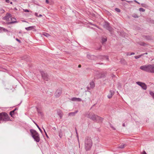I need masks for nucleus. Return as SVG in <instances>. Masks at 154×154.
Here are the masks:
<instances>
[{
  "label": "nucleus",
  "mask_w": 154,
  "mask_h": 154,
  "mask_svg": "<svg viewBox=\"0 0 154 154\" xmlns=\"http://www.w3.org/2000/svg\"><path fill=\"white\" fill-rule=\"evenodd\" d=\"M86 116L92 120L96 122H102L103 120V118L94 113H87Z\"/></svg>",
  "instance_id": "f257e3e1"
},
{
  "label": "nucleus",
  "mask_w": 154,
  "mask_h": 154,
  "mask_svg": "<svg viewBox=\"0 0 154 154\" xmlns=\"http://www.w3.org/2000/svg\"><path fill=\"white\" fill-rule=\"evenodd\" d=\"M140 69L148 72L154 73V65L148 64L141 66Z\"/></svg>",
  "instance_id": "f03ea898"
},
{
  "label": "nucleus",
  "mask_w": 154,
  "mask_h": 154,
  "mask_svg": "<svg viewBox=\"0 0 154 154\" xmlns=\"http://www.w3.org/2000/svg\"><path fill=\"white\" fill-rule=\"evenodd\" d=\"M31 135L34 140L37 143H38L40 140L39 134L35 130L31 129L30 131Z\"/></svg>",
  "instance_id": "7ed1b4c3"
},
{
  "label": "nucleus",
  "mask_w": 154,
  "mask_h": 154,
  "mask_svg": "<svg viewBox=\"0 0 154 154\" xmlns=\"http://www.w3.org/2000/svg\"><path fill=\"white\" fill-rule=\"evenodd\" d=\"M92 141L91 137H87L85 140V147L86 151L90 150L92 146Z\"/></svg>",
  "instance_id": "20e7f679"
},
{
  "label": "nucleus",
  "mask_w": 154,
  "mask_h": 154,
  "mask_svg": "<svg viewBox=\"0 0 154 154\" xmlns=\"http://www.w3.org/2000/svg\"><path fill=\"white\" fill-rule=\"evenodd\" d=\"M10 120V117L7 113L5 112L0 113V121L6 122Z\"/></svg>",
  "instance_id": "39448f33"
},
{
  "label": "nucleus",
  "mask_w": 154,
  "mask_h": 154,
  "mask_svg": "<svg viewBox=\"0 0 154 154\" xmlns=\"http://www.w3.org/2000/svg\"><path fill=\"white\" fill-rule=\"evenodd\" d=\"M62 88H59L56 91L54 94L55 96L56 97H59L61 96L62 92Z\"/></svg>",
  "instance_id": "423d86ee"
},
{
  "label": "nucleus",
  "mask_w": 154,
  "mask_h": 154,
  "mask_svg": "<svg viewBox=\"0 0 154 154\" xmlns=\"http://www.w3.org/2000/svg\"><path fill=\"white\" fill-rule=\"evenodd\" d=\"M136 83L140 86L143 90H146V89L147 86L145 83L140 82H137Z\"/></svg>",
  "instance_id": "0eeeda50"
},
{
  "label": "nucleus",
  "mask_w": 154,
  "mask_h": 154,
  "mask_svg": "<svg viewBox=\"0 0 154 154\" xmlns=\"http://www.w3.org/2000/svg\"><path fill=\"white\" fill-rule=\"evenodd\" d=\"M40 73L43 79L44 80L48 81V78L47 74L46 73H45L43 71H41Z\"/></svg>",
  "instance_id": "6e6552de"
},
{
  "label": "nucleus",
  "mask_w": 154,
  "mask_h": 154,
  "mask_svg": "<svg viewBox=\"0 0 154 154\" xmlns=\"http://www.w3.org/2000/svg\"><path fill=\"white\" fill-rule=\"evenodd\" d=\"M11 17V15L10 14L7 13L6 14L5 16L2 18V19L6 20L7 21H8L9 20V18Z\"/></svg>",
  "instance_id": "1a4fd4ad"
},
{
  "label": "nucleus",
  "mask_w": 154,
  "mask_h": 154,
  "mask_svg": "<svg viewBox=\"0 0 154 154\" xmlns=\"http://www.w3.org/2000/svg\"><path fill=\"white\" fill-rule=\"evenodd\" d=\"M107 73L106 72H102L101 73H99L97 75V79H100L104 78L106 75Z\"/></svg>",
  "instance_id": "9d476101"
},
{
  "label": "nucleus",
  "mask_w": 154,
  "mask_h": 154,
  "mask_svg": "<svg viewBox=\"0 0 154 154\" xmlns=\"http://www.w3.org/2000/svg\"><path fill=\"white\" fill-rule=\"evenodd\" d=\"M18 109L17 108H16L14 110L10 112L9 114L11 117H14V115L17 113V112H16V111Z\"/></svg>",
  "instance_id": "9b49d317"
},
{
  "label": "nucleus",
  "mask_w": 154,
  "mask_h": 154,
  "mask_svg": "<svg viewBox=\"0 0 154 154\" xmlns=\"http://www.w3.org/2000/svg\"><path fill=\"white\" fill-rule=\"evenodd\" d=\"M11 22H7L6 23V24L7 25H10L12 24L15 23H17L18 22L16 21V19L14 18H11Z\"/></svg>",
  "instance_id": "f8f14e48"
},
{
  "label": "nucleus",
  "mask_w": 154,
  "mask_h": 154,
  "mask_svg": "<svg viewBox=\"0 0 154 154\" xmlns=\"http://www.w3.org/2000/svg\"><path fill=\"white\" fill-rule=\"evenodd\" d=\"M57 114L59 116L60 118V119H62L63 115L62 111L60 109L58 110L57 111Z\"/></svg>",
  "instance_id": "ddd939ff"
},
{
  "label": "nucleus",
  "mask_w": 154,
  "mask_h": 154,
  "mask_svg": "<svg viewBox=\"0 0 154 154\" xmlns=\"http://www.w3.org/2000/svg\"><path fill=\"white\" fill-rule=\"evenodd\" d=\"M142 37L147 40H152V38L151 36L143 35Z\"/></svg>",
  "instance_id": "4468645a"
},
{
  "label": "nucleus",
  "mask_w": 154,
  "mask_h": 154,
  "mask_svg": "<svg viewBox=\"0 0 154 154\" xmlns=\"http://www.w3.org/2000/svg\"><path fill=\"white\" fill-rule=\"evenodd\" d=\"M104 27L106 28L107 29L110 30V27L109 26V23L108 22H105V23L104 25Z\"/></svg>",
  "instance_id": "2eb2a0df"
},
{
  "label": "nucleus",
  "mask_w": 154,
  "mask_h": 154,
  "mask_svg": "<svg viewBox=\"0 0 154 154\" xmlns=\"http://www.w3.org/2000/svg\"><path fill=\"white\" fill-rule=\"evenodd\" d=\"M35 26H29L27 27H26L25 28V29L28 31L31 30H33V29H35Z\"/></svg>",
  "instance_id": "dca6fc26"
},
{
  "label": "nucleus",
  "mask_w": 154,
  "mask_h": 154,
  "mask_svg": "<svg viewBox=\"0 0 154 154\" xmlns=\"http://www.w3.org/2000/svg\"><path fill=\"white\" fill-rule=\"evenodd\" d=\"M89 85L91 88H93L95 87V84L94 82L93 81L89 83Z\"/></svg>",
  "instance_id": "f3484780"
},
{
  "label": "nucleus",
  "mask_w": 154,
  "mask_h": 154,
  "mask_svg": "<svg viewBox=\"0 0 154 154\" xmlns=\"http://www.w3.org/2000/svg\"><path fill=\"white\" fill-rule=\"evenodd\" d=\"M101 40L102 43L103 44L104 43L107 41V38L106 37H105V38L103 37H102L101 38Z\"/></svg>",
  "instance_id": "a211bd4d"
},
{
  "label": "nucleus",
  "mask_w": 154,
  "mask_h": 154,
  "mask_svg": "<svg viewBox=\"0 0 154 154\" xmlns=\"http://www.w3.org/2000/svg\"><path fill=\"white\" fill-rule=\"evenodd\" d=\"M78 112V111L76 110L74 112H71L69 113L68 115L69 116H75V114Z\"/></svg>",
  "instance_id": "6ab92c4d"
},
{
  "label": "nucleus",
  "mask_w": 154,
  "mask_h": 154,
  "mask_svg": "<svg viewBox=\"0 0 154 154\" xmlns=\"http://www.w3.org/2000/svg\"><path fill=\"white\" fill-rule=\"evenodd\" d=\"M126 146V145H125V144L122 143L120 146H119L118 148L120 149H123Z\"/></svg>",
  "instance_id": "aec40b11"
},
{
  "label": "nucleus",
  "mask_w": 154,
  "mask_h": 154,
  "mask_svg": "<svg viewBox=\"0 0 154 154\" xmlns=\"http://www.w3.org/2000/svg\"><path fill=\"white\" fill-rule=\"evenodd\" d=\"M94 57V55H91L90 54L87 55V57L89 59H93V57Z\"/></svg>",
  "instance_id": "412c9836"
},
{
  "label": "nucleus",
  "mask_w": 154,
  "mask_h": 154,
  "mask_svg": "<svg viewBox=\"0 0 154 154\" xmlns=\"http://www.w3.org/2000/svg\"><path fill=\"white\" fill-rule=\"evenodd\" d=\"M0 30L3 31L4 32H8V30L7 29L1 27H0Z\"/></svg>",
  "instance_id": "4be33fe9"
},
{
  "label": "nucleus",
  "mask_w": 154,
  "mask_h": 154,
  "mask_svg": "<svg viewBox=\"0 0 154 154\" xmlns=\"http://www.w3.org/2000/svg\"><path fill=\"white\" fill-rule=\"evenodd\" d=\"M29 57L27 56H24L23 57V59L25 60L26 61H28L29 60Z\"/></svg>",
  "instance_id": "5701e85b"
},
{
  "label": "nucleus",
  "mask_w": 154,
  "mask_h": 154,
  "mask_svg": "<svg viewBox=\"0 0 154 154\" xmlns=\"http://www.w3.org/2000/svg\"><path fill=\"white\" fill-rule=\"evenodd\" d=\"M139 45L141 46H145L147 45V44L144 42H140L139 43Z\"/></svg>",
  "instance_id": "b1692460"
},
{
  "label": "nucleus",
  "mask_w": 154,
  "mask_h": 154,
  "mask_svg": "<svg viewBox=\"0 0 154 154\" xmlns=\"http://www.w3.org/2000/svg\"><path fill=\"white\" fill-rule=\"evenodd\" d=\"M149 94L152 98L154 99V93L151 91H149Z\"/></svg>",
  "instance_id": "393cba45"
},
{
  "label": "nucleus",
  "mask_w": 154,
  "mask_h": 154,
  "mask_svg": "<svg viewBox=\"0 0 154 154\" xmlns=\"http://www.w3.org/2000/svg\"><path fill=\"white\" fill-rule=\"evenodd\" d=\"M34 123L35 124V125H36V126H37V128H38L39 129V131H40V132L42 133V130H41V129L40 128V127H39V126H38V125L36 123H35V122H34Z\"/></svg>",
  "instance_id": "a878e982"
},
{
  "label": "nucleus",
  "mask_w": 154,
  "mask_h": 154,
  "mask_svg": "<svg viewBox=\"0 0 154 154\" xmlns=\"http://www.w3.org/2000/svg\"><path fill=\"white\" fill-rule=\"evenodd\" d=\"M142 56V55L140 54L138 56H134V57L136 59H138Z\"/></svg>",
  "instance_id": "bb28decb"
},
{
  "label": "nucleus",
  "mask_w": 154,
  "mask_h": 154,
  "mask_svg": "<svg viewBox=\"0 0 154 154\" xmlns=\"http://www.w3.org/2000/svg\"><path fill=\"white\" fill-rule=\"evenodd\" d=\"M132 16L135 18H137L138 17V16L137 15V14H133Z\"/></svg>",
  "instance_id": "cd10ccee"
},
{
  "label": "nucleus",
  "mask_w": 154,
  "mask_h": 154,
  "mask_svg": "<svg viewBox=\"0 0 154 154\" xmlns=\"http://www.w3.org/2000/svg\"><path fill=\"white\" fill-rule=\"evenodd\" d=\"M139 11H140L144 12L145 11V10L144 9L142 8H139Z\"/></svg>",
  "instance_id": "c85d7f7f"
},
{
  "label": "nucleus",
  "mask_w": 154,
  "mask_h": 154,
  "mask_svg": "<svg viewBox=\"0 0 154 154\" xmlns=\"http://www.w3.org/2000/svg\"><path fill=\"white\" fill-rule=\"evenodd\" d=\"M121 62L122 63H123L124 64H125L126 63V61H125V60L123 59H121Z\"/></svg>",
  "instance_id": "c756f323"
},
{
  "label": "nucleus",
  "mask_w": 154,
  "mask_h": 154,
  "mask_svg": "<svg viewBox=\"0 0 154 154\" xmlns=\"http://www.w3.org/2000/svg\"><path fill=\"white\" fill-rule=\"evenodd\" d=\"M141 6L144 8H146L147 7V6L146 5L144 4V3H142L141 4Z\"/></svg>",
  "instance_id": "7c9ffc66"
},
{
  "label": "nucleus",
  "mask_w": 154,
  "mask_h": 154,
  "mask_svg": "<svg viewBox=\"0 0 154 154\" xmlns=\"http://www.w3.org/2000/svg\"><path fill=\"white\" fill-rule=\"evenodd\" d=\"M77 98L76 97H73L71 98V100L74 101H76Z\"/></svg>",
  "instance_id": "2f4dec72"
},
{
  "label": "nucleus",
  "mask_w": 154,
  "mask_h": 154,
  "mask_svg": "<svg viewBox=\"0 0 154 154\" xmlns=\"http://www.w3.org/2000/svg\"><path fill=\"white\" fill-rule=\"evenodd\" d=\"M115 10L118 12H120L121 11L119 9L117 8H116L115 9Z\"/></svg>",
  "instance_id": "473e14b6"
},
{
  "label": "nucleus",
  "mask_w": 154,
  "mask_h": 154,
  "mask_svg": "<svg viewBox=\"0 0 154 154\" xmlns=\"http://www.w3.org/2000/svg\"><path fill=\"white\" fill-rule=\"evenodd\" d=\"M114 94V92L113 91L110 90L109 91V94H112V95L113 96V95Z\"/></svg>",
  "instance_id": "72a5a7b5"
},
{
  "label": "nucleus",
  "mask_w": 154,
  "mask_h": 154,
  "mask_svg": "<svg viewBox=\"0 0 154 154\" xmlns=\"http://www.w3.org/2000/svg\"><path fill=\"white\" fill-rule=\"evenodd\" d=\"M112 96V94H109L107 95V97L109 98H111Z\"/></svg>",
  "instance_id": "f704fd0d"
},
{
  "label": "nucleus",
  "mask_w": 154,
  "mask_h": 154,
  "mask_svg": "<svg viewBox=\"0 0 154 154\" xmlns=\"http://www.w3.org/2000/svg\"><path fill=\"white\" fill-rule=\"evenodd\" d=\"M75 131L76 134H77V138L78 139H79V136H78V133H77V129H76V127L75 128Z\"/></svg>",
  "instance_id": "c9c22d12"
},
{
  "label": "nucleus",
  "mask_w": 154,
  "mask_h": 154,
  "mask_svg": "<svg viewBox=\"0 0 154 154\" xmlns=\"http://www.w3.org/2000/svg\"><path fill=\"white\" fill-rule=\"evenodd\" d=\"M82 101V99L80 98H77V99L76 100V101L78 102H80Z\"/></svg>",
  "instance_id": "e433bc0d"
},
{
  "label": "nucleus",
  "mask_w": 154,
  "mask_h": 154,
  "mask_svg": "<svg viewBox=\"0 0 154 154\" xmlns=\"http://www.w3.org/2000/svg\"><path fill=\"white\" fill-rule=\"evenodd\" d=\"M149 22L151 23L154 24V20H150Z\"/></svg>",
  "instance_id": "4c0bfd02"
},
{
  "label": "nucleus",
  "mask_w": 154,
  "mask_h": 154,
  "mask_svg": "<svg viewBox=\"0 0 154 154\" xmlns=\"http://www.w3.org/2000/svg\"><path fill=\"white\" fill-rule=\"evenodd\" d=\"M110 127L112 128L113 130H116V129L115 128H114L112 126V125L110 123Z\"/></svg>",
  "instance_id": "58836bf2"
},
{
  "label": "nucleus",
  "mask_w": 154,
  "mask_h": 154,
  "mask_svg": "<svg viewBox=\"0 0 154 154\" xmlns=\"http://www.w3.org/2000/svg\"><path fill=\"white\" fill-rule=\"evenodd\" d=\"M44 35L46 37H48V36H49V35L47 33H45L44 34Z\"/></svg>",
  "instance_id": "ea45409f"
},
{
  "label": "nucleus",
  "mask_w": 154,
  "mask_h": 154,
  "mask_svg": "<svg viewBox=\"0 0 154 154\" xmlns=\"http://www.w3.org/2000/svg\"><path fill=\"white\" fill-rule=\"evenodd\" d=\"M43 128V130H44V132H45V135H46V136L47 137V138H48V135H47V134L46 132V131H45V129L43 128Z\"/></svg>",
  "instance_id": "a19ab883"
},
{
  "label": "nucleus",
  "mask_w": 154,
  "mask_h": 154,
  "mask_svg": "<svg viewBox=\"0 0 154 154\" xmlns=\"http://www.w3.org/2000/svg\"><path fill=\"white\" fill-rule=\"evenodd\" d=\"M104 57L106 58V60H109V57H108V56H104Z\"/></svg>",
  "instance_id": "79ce46f5"
},
{
  "label": "nucleus",
  "mask_w": 154,
  "mask_h": 154,
  "mask_svg": "<svg viewBox=\"0 0 154 154\" xmlns=\"http://www.w3.org/2000/svg\"><path fill=\"white\" fill-rule=\"evenodd\" d=\"M16 40L19 43H20L21 42V41L19 40V39H18V38H16Z\"/></svg>",
  "instance_id": "37998d69"
},
{
  "label": "nucleus",
  "mask_w": 154,
  "mask_h": 154,
  "mask_svg": "<svg viewBox=\"0 0 154 154\" xmlns=\"http://www.w3.org/2000/svg\"><path fill=\"white\" fill-rule=\"evenodd\" d=\"M24 12H29L30 11H29L28 9H25V10H24Z\"/></svg>",
  "instance_id": "c03bdc74"
},
{
  "label": "nucleus",
  "mask_w": 154,
  "mask_h": 154,
  "mask_svg": "<svg viewBox=\"0 0 154 154\" xmlns=\"http://www.w3.org/2000/svg\"><path fill=\"white\" fill-rule=\"evenodd\" d=\"M134 54H135V53H134L132 52V53H131L130 54H127V55L130 56V55H134Z\"/></svg>",
  "instance_id": "a18cd8bd"
},
{
  "label": "nucleus",
  "mask_w": 154,
  "mask_h": 154,
  "mask_svg": "<svg viewBox=\"0 0 154 154\" xmlns=\"http://www.w3.org/2000/svg\"><path fill=\"white\" fill-rule=\"evenodd\" d=\"M86 88H87V89L88 90H90L91 89V87L90 88L88 86Z\"/></svg>",
  "instance_id": "49530a36"
},
{
  "label": "nucleus",
  "mask_w": 154,
  "mask_h": 154,
  "mask_svg": "<svg viewBox=\"0 0 154 154\" xmlns=\"http://www.w3.org/2000/svg\"><path fill=\"white\" fill-rule=\"evenodd\" d=\"M134 2L138 4L139 5L140 4V3L139 2H138L136 0H134Z\"/></svg>",
  "instance_id": "de8ad7c7"
},
{
  "label": "nucleus",
  "mask_w": 154,
  "mask_h": 154,
  "mask_svg": "<svg viewBox=\"0 0 154 154\" xmlns=\"http://www.w3.org/2000/svg\"><path fill=\"white\" fill-rule=\"evenodd\" d=\"M121 1H125L126 2H129V3H130V2H131V1H127V0H121Z\"/></svg>",
  "instance_id": "09e8293b"
},
{
  "label": "nucleus",
  "mask_w": 154,
  "mask_h": 154,
  "mask_svg": "<svg viewBox=\"0 0 154 154\" xmlns=\"http://www.w3.org/2000/svg\"><path fill=\"white\" fill-rule=\"evenodd\" d=\"M5 2L8 3H9L10 2V1L9 0H5Z\"/></svg>",
  "instance_id": "8fccbe9b"
},
{
  "label": "nucleus",
  "mask_w": 154,
  "mask_h": 154,
  "mask_svg": "<svg viewBox=\"0 0 154 154\" xmlns=\"http://www.w3.org/2000/svg\"><path fill=\"white\" fill-rule=\"evenodd\" d=\"M46 3L48 4L49 3V0H46Z\"/></svg>",
  "instance_id": "3c124183"
},
{
  "label": "nucleus",
  "mask_w": 154,
  "mask_h": 154,
  "mask_svg": "<svg viewBox=\"0 0 154 154\" xmlns=\"http://www.w3.org/2000/svg\"><path fill=\"white\" fill-rule=\"evenodd\" d=\"M35 15L36 16H37V17H38V13H35Z\"/></svg>",
  "instance_id": "603ef678"
},
{
  "label": "nucleus",
  "mask_w": 154,
  "mask_h": 154,
  "mask_svg": "<svg viewBox=\"0 0 154 154\" xmlns=\"http://www.w3.org/2000/svg\"><path fill=\"white\" fill-rule=\"evenodd\" d=\"M142 154H147L145 151H143L142 153Z\"/></svg>",
  "instance_id": "864d4df0"
},
{
  "label": "nucleus",
  "mask_w": 154,
  "mask_h": 154,
  "mask_svg": "<svg viewBox=\"0 0 154 154\" xmlns=\"http://www.w3.org/2000/svg\"><path fill=\"white\" fill-rule=\"evenodd\" d=\"M148 54V53L147 52H146V53H143L141 54L142 55V56H143V55H144L145 54Z\"/></svg>",
  "instance_id": "5fc2aeb1"
},
{
  "label": "nucleus",
  "mask_w": 154,
  "mask_h": 154,
  "mask_svg": "<svg viewBox=\"0 0 154 154\" xmlns=\"http://www.w3.org/2000/svg\"><path fill=\"white\" fill-rule=\"evenodd\" d=\"M111 76L112 78H113V77H115V75H114V74H112V75H111Z\"/></svg>",
  "instance_id": "6e6d98bb"
},
{
  "label": "nucleus",
  "mask_w": 154,
  "mask_h": 154,
  "mask_svg": "<svg viewBox=\"0 0 154 154\" xmlns=\"http://www.w3.org/2000/svg\"><path fill=\"white\" fill-rule=\"evenodd\" d=\"M42 16L41 15V14H39L38 16V17H41Z\"/></svg>",
  "instance_id": "4d7b16f0"
},
{
  "label": "nucleus",
  "mask_w": 154,
  "mask_h": 154,
  "mask_svg": "<svg viewBox=\"0 0 154 154\" xmlns=\"http://www.w3.org/2000/svg\"><path fill=\"white\" fill-rule=\"evenodd\" d=\"M53 129L54 130H56V128L55 127H54L53 128Z\"/></svg>",
  "instance_id": "13d9d810"
},
{
  "label": "nucleus",
  "mask_w": 154,
  "mask_h": 154,
  "mask_svg": "<svg viewBox=\"0 0 154 154\" xmlns=\"http://www.w3.org/2000/svg\"><path fill=\"white\" fill-rule=\"evenodd\" d=\"M79 68H80L81 67V65L80 64L78 66Z\"/></svg>",
  "instance_id": "bf43d9fd"
},
{
  "label": "nucleus",
  "mask_w": 154,
  "mask_h": 154,
  "mask_svg": "<svg viewBox=\"0 0 154 154\" xmlns=\"http://www.w3.org/2000/svg\"><path fill=\"white\" fill-rule=\"evenodd\" d=\"M122 126L123 127L125 126V125L124 123L122 124Z\"/></svg>",
  "instance_id": "052dcab7"
},
{
  "label": "nucleus",
  "mask_w": 154,
  "mask_h": 154,
  "mask_svg": "<svg viewBox=\"0 0 154 154\" xmlns=\"http://www.w3.org/2000/svg\"><path fill=\"white\" fill-rule=\"evenodd\" d=\"M10 4H12L13 3L12 2H10Z\"/></svg>",
  "instance_id": "680f3d73"
},
{
  "label": "nucleus",
  "mask_w": 154,
  "mask_h": 154,
  "mask_svg": "<svg viewBox=\"0 0 154 154\" xmlns=\"http://www.w3.org/2000/svg\"><path fill=\"white\" fill-rule=\"evenodd\" d=\"M101 46H100L98 49V50H100L101 48Z\"/></svg>",
  "instance_id": "e2e57ef3"
},
{
  "label": "nucleus",
  "mask_w": 154,
  "mask_h": 154,
  "mask_svg": "<svg viewBox=\"0 0 154 154\" xmlns=\"http://www.w3.org/2000/svg\"><path fill=\"white\" fill-rule=\"evenodd\" d=\"M38 112V113H40V114L42 113V112Z\"/></svg>",
  "instance_id": "0e129e2a"
},
{
  "label": "nucleus",
  "mask_w": 154,
  "mask_h": 154,
  "mask_svg": "<svg viewBox=\"0 0 154 154\" xmlns=\"http://www.w3.org/2000/svg\"><path fill=\"white\" fill-rule=\"evenodd\" d=\"M93 25L94 26H96V27H97V26H96V25H94V24H93Z\"/></svg>",
  "instance_id": "69168bd1"
},
{
  "label": "nucleus",
  "mask_w": 154,
  "mask_h": 154,
  "mask_svg": "<svg viewBox=\"0 0 154 154\" xmlns=\"http://www.w3.org/2000/svg\"><path fill=\"white\" fill-rule=\"evenodd\" d=\"M130 54L129 53H127V54Z\"/></svg>",
  "instance_id": "338daca9"
},
{
  "label": "nucleus",
  "mask_w": 154,
  "mask_h": 154,
  "mask_svg": "<svg viewBox=\"0 0 154 154\" xmlns=\"http://www.w3.org/2000/svg\"><path fill=\"white\" fill-rule=\"evenodd\" d=\"M24 22L27 23H28L27 22H26V21H24Z\"/></svg>",
  "instance_id": "774afa93"
}]
</instances>
